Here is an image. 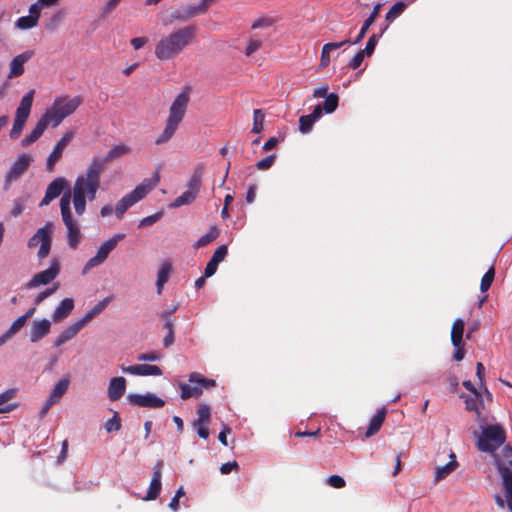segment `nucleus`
Instances as JSON below:
<instances>
[{"instance_id":"obj_16","label":"nucleus","mask_w":512,"mask_h":512,"mask_svg":"<svg viewBox=\"0 0 512 512\" xmlns=\"http://www.w3.org/2000/svg\"><path fill=\"white\" fill-rule=\"evenodd\" d=\"M127 398L130 404L139 407L161 408L165 405L164 400L151 393L129 394Z\"/></svg>"},{"instance_id":"obj_63","label":"nucleus","mask_w":512,"mask_h":512,"mask_svg":"<svg viewBox=\"0 0 512 512\" xmlns=\"http://www.w3.org/2000/svg\"><path fill=\"white\" fill-rule=\"evenodd\" d=\"M161 358V354L157 351H150V352H147V353H142V354H139L137 359L139 361H158L160 360Z\"/></svg>"},{"instance_id":"obj_2","label":"nucleus","mask_w":512,"mask_h":512,"mask_svg":"<svg viewBox=\"0 0 512 512\" xmlns=\"http://www.w3.org/2000/svg\"><path fill=\"white\" fill-rule=\"evenodd\" d=\"M190 100L189 88L183 89L174 99L165 122L162 133L155 139L156 145H162L170 141L176 133L179 124L184 119Z\"/></svg>"},{"instance_id":"obj_30","label":"nucleus","mask_w":512,"mask_h":512,"mask_svg":"<svg viewBox=\"0 0 512 512\" xmlns=\"http://www.w3.org/2000/svg\"><path fill=\"white\" fill-rule=\"evenodd\" d=\"M458 467V462L454 453L450 454V461L444 466L437 467L435 470L434 481L436 483L445 479L450 473H452Z\"/></svg>"},{"instance_id":"obj_40","label":"nucleus","mask_w":512,"mask_h":512,"mask_svg":"<svg viewBox=\"0 0 512 512\" xmlns=\"http://www.w3.org/2000/svg\"><path fill=\"white\" fill-rule=\"evenodd\" d=\"M407 3L403 1L396 2L387 12L386 20L388 22L394 21L397 17H399L406 9Z\"/></svg>"},{"instance_id":"obj_32","label":"nucleus","mask_w":512,"mask_h":512,"mask_svg":"<svg viewBox=\"0 0 512 512\" xmlns=\"http://www.w3.org/2000/svg\"><path fill=\"white\" fill-rule=\"evenodd\" d=\"M386 417V409L381 408L378 409L375 415L371 418L369 422V426L365 433L366 437H371L375 435L381 428Z\"/></svg>"},{"instance_id":"obj_42","label":"nucleus","mask_w":512,"mask_h":512,"mask_svg":"<svg viewBox=\"0 0 512 512\" xmlns=\"http://www.w3.org/2000/svg\"><path fill=\"white\" fill-rule=\"evenodd\" d=\"M465 400V409L470 412H475L477 416L481 415L480 411V405L482 404V401L480 399V395L474 397L466 396L464 398Z\"/></svg>"},{"instance_id":"obj_41","label":"nucleus","mask_w":512,"mask_h":512,"mask_svg":"<svg viewBox=\"0 0 512 512\" xmlns=\"http://www.w3.org/2000/svg\"><path fill=\"white\" fill-rule=\"evenodd\" d=\"M135 202L129 196V194L125 195L115 207V213L117 217L120 219L123 217L124 213L132 206Z\"/></svg>"},{"instance_id":"obj_22","label":"nucleus","mask_w":512,"mask_h":512,"mask_svg":"<svg viewBox=\"0 0 512 512\" xmlns=\"http://www.w3.org/2000/svg\"><path fill=\"white\" fill-rule=\"evenodd\" d=\"M130 150H131L130 147L127 145H124V144L117 145V146L113 147L112 149H110L107 152L105 157H103V158L94 157L92 159V162H97V163L101 164L100 165L101 170L104 172L108 162H110L114 159L120 158L125 154H128L130 152Z\"/></svg>"},{"instance_id":"obj_57","label":"nucleus","mask_w":512,"mask_h":512,"mask_svg":"<svg viewBox=\"0 0 512 512\" xmlns=\"http://www.w3.org/2000/svg\"><path fill=\"white\" fill-rule=\"evenodd\" d=\"M228 254V248L226 245L219 246L213 253L211 260L215 261L216 263L222 262L225 257Z\"/></svg>"},{"instance_id":"obj_36","label":"nucleus","mask_w":512,"mask_h":512,"mask_svg":"<svg viewBox=\"0 0 512 512\" xmlns=\"http://www.w3.org/2000/svg\"><path fill=\"white\" fill-rule=\"evenodd\" d=\"M69 384H70V379L68 377L62 378L53 387L49 398H51L56 403L59 402L60 399L62 398V396L66 393V391L69 387Z\"/></svg>"},{"instance_id":"obj_48","label":"nucleus","mask_w":512,"mask_h":512,"mask_svg":"<svg viewBox=\"0 0 512 512\" xmlns=\"http://www.w3.org/2000/svg\"><path fill=\"white\" fill-rule=\"evenodd\" d=\"M105 429L108 433L121 429V418L118 412H115L112 418L105 423Z\"/></svg>"},{"instance_id":"obj_60","label":"nucleus","mask_w":512,"mask_h":512,"mask_svg":"<svg viewBox=\"0 0 512 512\" xmlns=\"http://www.w3.org/2000/svg\"><path fill=\"white\" fill-rule=\"evenodd\" d=\"M378 36L376 34H373L369 37L366 46L361 51L365 53L367 56H371L375 50L376 44H377Z\"/></svg>"},{"instance_id":"obj_29","label":"nucleus","mask_w":512,"mask_h":512,"mask_svg":"<svg viewBox=\"0 0 512 512\" xmlns=\"http://www.w3.org/2000/svg\"><path fill=\"white\" fill-rule=\"evenodd\" d=\"M74 308V301L72 298H65L61 301L59 306L53 312L52 319L54 322H60L67 318Z\"/></svg>"},{"instance_id":"obj_54","label":"nucleus","mask_w":512,"mask_h":512,"mask_svg":"<svg viewBox=\"0 0 512 512\" xmlns=\"http://www.w3.org/2000/svg\"><path fill=\"white\" fill-rule=\"evenodd\" d=\"M175 310L176 308L161 313V318L165 321L164 329H166L167 332H174V322L171 319V315L175 312Z\"/></svg>"},{"instance_id":"obj_55","label":"nucleus","mask_w":512,"mask_h":512,"mask_svg":"<svg viewBox=\"0 0 512 512\" xmlns=\"http://www.w3.org/2000/svg\"><path fill=\"white\" fill-rule=\"evenodd\" d=\"M26 321L27 320L25 319V317H23V316L18 317L16 320L13 321V323L7 330L8 334H11L12 336H14L16 333H18L23 328Z\"/></svg>"},{"instance_id":"obj_38","label":"nucleus","mask_w":512,"mask_h":512,"mask_svg":"<svg viewBox=\"0 0 512 512\" xmlns=\"http://www.w3.org/2000/svg\"><path fill=\"white\" fill-rule=\"evenodd\" d=\"M197 420L193 422V425L197 424H209L211 418V408L205 403H201L197 409Z\"/></svg>"},{"instance_id":"obj_59","label":"nucleus","mask_w":512,"mask_h":512,"mask_svg":"<svg viewBox=\"0 0 512 512\" xmlns=\"http://www.w3.org/2000/svg\"><path fill=\"white\" fill-rule=\"evenodd\" d=\"M120 2L121 0H108L101 10V17L105 18L110 15Z\"/></svg>"},{"instance_id":"obj_25","label":"nucleus","mask_w":512,"mask_h":512,"mask_svg":"<svg viewBox=\"0 0 512 512\" xmlns=\"http://www.w3.org/2000/svg\"><path fill=\"white\" fill-rule=\"evenodd\" d=\"M33 55L31 51H25L16 57H14L10 62V71L9 78H15L23 74L24 72V64L27 62Z\"/></svg>"},{"instance_id":"obj_46","label":"nucleus","mask_w":512,"mask_h":512,"mask_svg":"<svg viewBox=\"0 0 512 512\" xmlns=\"http://www.w3.org/2000/svg\"><path fill=\"white\" fill-rule=\"evenodd\" d=\"M263 45V41L257 37H250L245 48L244 54L247 57L252 56L256 51H258Z\"/></svg>"},{"instance_id":"obj_35","label":"nucleus","mask_w":512,"mask_h":512,"mask_svg":"<svg viewBox=\"0 0 512 512\" xmlns=\"http://www.w3.org/2000/svg\"><path fill=\"white\" fill-rule=\"evenodd\" d=\"M110 299L106 298L100 302H98L92 309H90L82 319L79 320L81 325L84 327L89 321H91L94 317L99 315L109 304Z\"/></svg>"},{"instance_id":"obj_28","label":"nucleus","mask_w":512,"mask_h":512,"mask_svg":"<svg viewBox=\"0 0 512 512\" xmlns=\"http://www.w3.org/2000/svg\"><path fill=\"white\" fill-rule=\"evenodd\" d=\"M348 43H351L350 39H345L341 42H330V43L324 44L322 47V51H321L319 68L320 69L326 68L330 64V53L333 50H336L338 48H341V47L347 45Z\"/></svg>"},{"instance_id":"obj_14","label":"nucleus","mask_w":512,"mask_h":512,"mask_svg":"<svg viewBox=\"0 0 512 512\" xmlns=\"http://www.w3.org/2000/svg\"><path fill=\"white\" fill-rule=\"evenodd\" d=\"M73 137L74 133L72 131H67L57 141L46 161V170L48 172H53L55 170V164L61 159L64 149L68 146Z\"/></svg>"},{"instance_id":"obj_39","label":"nucleus","mask_w":512,"mask_h":512,"mask_svg":"<svg viewBox=\"0 0 512 512\" xmlns=\"http://www.w3.org/2000/svg\"><path fill=\"white\" fill-rule=\"evenodd\" d=\"M219 236V230L216 226H212L210 230L203 236H201L194 244L195 248H200L208 245Z\"/></svg>"},{"instance_id":"obj_23","label":"nucleus","mask_w":512,"mask_h":512,"mask_svg":"<svg viewBox=\"0 0 512 512\" xmlns=\"http://www.w3.org/2000/svg\"><path fill=\"white\" fill-rule=\"evenodd\" d=\"M50 123L42 115L34 129L21 140L22 147H28L35 143L45 132Z\"/></svg>"},{"instance_id":"obj_53","label":"nucleus","mask_w":512,"mask_h":512,"mask_svg":"<svg viewBox=\"0 0 512 512\" xmlns=\"http://www.w3.org/2000/svg\"><path fill=\"white\" fill-rule=\"evenodd\" d=\"M276 158L275 154L268 155L256 163V168L258 170H268L274 164Z\"/></svg>"},{"instance_id":"obj_20","label":"nucleus","mask_w":512,"mask_h":512,"mask_svg":"<svg viewBox=\"0 0 512 512\" xmlns=\"http://www.w3.org/2000/svg\"><path fill=\"white\" fill-rule=\"evenodd\" d=\"M62 221L67 228L68 245L70 248L76 249L82 239L80 227L73 217L62 219Z\"/></svg>"},{"instance_id":"obj_12","label":"nucleus","mask_w":512,"mask_h":512,"mask_svg":"<svg viewBox=\"0 0 512 512\" xmlns=\"http://www.w3.org/2000/svg\"><path fill=\"white\" fill-rule=\"evenodd\" d=\"M60 273L59 262L54 259L48 269L35 274L25 285V289H34L51 283Z\"/></svg>"},{"instance_id":"obj_49","label":"nucleus","mask_w":512,"mask_h":512,"mask_svg":"<svg viewBox=\"0 0 512 512\" xmlns=\"http://www.w3.org/2000/svg\"><path fill=\"white\" fill-rule=\"evenodd\" d=\"M66 12L64 9L58 10L55 12L47 23L46 27L48 29H55L65 18Z\"/></svg>"},{"instance_id":"obj_11","label":"nucleus","mask_w":512,"mask_h":512,"mask_svg":"<svg viewBox=\"0 0 512 512\" xmlns=\"http://www.w3.org/2000/svg\"><path fill=\"white\" fill-rule=\"evenodd\" d=\"M32 162L33 157L31 155L27 153L19 155L5 175L3 189L5 191L9 190L11 184L21 178Z\"/></svg>"},{"instance_id":"obj_52","label":"nucleus","mask_w":512,"mask_h":512,"mask_svg":"<svg viewBox=\"0 0 512 512\" xmlns=\"http://www.w3.org/2000/svg\"><path fill=\"white\" fill-rule=\"evenodd\" d=\"M59 288V284L55 283L52 287L40 292L34 299L36 305L42 303L46 298L54 294Z\"/></svg>"},{"instance_id":"obj_15","label":"nucleus","mask_w":512,"mask_h":512,"mask_svg":"<svg viewBox=\"0 0 512 512\" xmlns=\"http://www.w3.org/2000/svg\"><path fill=\"white\" fill-rule=\"evenodd\" d=\"M68 187V181L64 177L55 178L46 188L45 196L41 200L39 206H47L54 199L59 197L64 189Z\"/></svg>"},{"instance_id":"obj_3","label":"nucleus","mask_w":512,"mask_h":512,"mask_svg":"<svg viewBox=\"0 0 512 512\" xmlns=\"http://www.w3.org/2000/svg\"><path fill=\"white\" fill-rule=\"evenodd\" d=\"M101 164L92 162L87 167L84 174L79 175L73 186V194L80 195L87 198L89 201L96 199V194L100 188L101 175Z\"/></svg>"},{"instance_id":"obj_1","label":"nucleus","mask_w":512,"mask_h":512,"mask_svg":"<svg viewBox=\"0 0 512 512\" xmlns=\"http://www.w3.org/2000/svg\"><path fill=\"white\" fill-rule=\"evenodd\" d=\"M197 27L187 25L164 35L155 45V56L161 61L175 59L196 41Z\"/></svg>"},{"instance_id":"obj_43","label":"nucleus","mask_w":512,"mask_h":512,"mask_svg":"<svg viewBox=\"0 0 512 512\" xmlns=\"http://www.w3.org/2000/svg\"><path fill=\"white\" fill-rule=\"evenodd\" d=\"M338 103H339L338 95L335 94V93H330L325 98V101L321 105H322V108H323L325 113L331 114V113H333L337 109Z\"/></svg>"},{"instance_id":"obj_47","label":"nucleus","mask_w":512,"mask_h":512,"mask_svg":"<svg viewBox=\"0 0 512 512\" xmlns=\"http://www.w3.org/2000/svg\"><path fill=\"white\" fill-rule=\"evenodd\" d=\"M495 276V270L493 267H490L488 271L482 276L480 283V290L482 292H486L490 289Z\"/></svg>"},{"instance_id":"obj_7","label":"nucleus","mask_w":512,"mask_h":512,"mask_svg":"<svg viewBox=\"0 0 512 512\" xmlns=\"http://www.w3.org/2000/svg\"><path fill=\"white\" fill-rule=\"evenodd\" d=\"M34 95H35L34 89L28 91L22 97L20 104L16 109L13 126L9 133V136L12 140L18 139L23 131L25 123L31 113Z\"/></svg>"},{"instance_id":"obj_9","label":"nucleus","mask_w":512,"mask_h":512,"mask_svg":"<svg viewBox=\"0 0 512 512\" xmlns=\"http://www.w3.org/2000/svg\"><path fill=\"white\" fill-rule=\"evenodd\" d=\"M54 228L55 227L53 222L48 221L44 226L40 227L28 240L27 245L29 248H34L40 244V248L37 253L39 259L46 258L50 253Z\"/></svg>"},{"instance_id":"obj_26","label":"nucleus","mask_w":512,"mask_h":512,"mask_svg":"<svg viewBox=\"0 0 512 512\" xmlns=\"http://www.w3.org/2000/svg\"><path fill=\"white\" fill-rule=\"evenodd\" d=\"M17 394V388H10L0 393V414L10 413L19 407L18 403L10 402Z\"/></svg>"},{"instance_id":"obj_45","label":"nucleus","mask_w":512,"mask_h":512,"mask_svg":"<svg viewBox=\"0 0 512 512\" xmlns=\"http://www.w3.org/2000/svg\"><path fill=\"white\" fill-rule=\"evenodd\" d=\"M38 22L31 16L19 17L15 22V27L19 30H28L34 28Z\"/></svg>"},{"instance_id":"obj_34","label":"nucleus","mask_w":512,"mask_h":512,"mask_svg":"<svg viewBox=\"0 0 512 512\" xmlns=\"http://www.w3.org/2000/svg\"><path fill=\"white\" fill-rule=\"evenodd\" d=\"M464 327L465 323L462 319L454 320L451 328V343L453 346H459L463 343Z\"/></svg>"},{"instance_id":"obj_62","label":"nucleus","mask_w":512,"mask_h":512,"mask_svg":"<svg viewBox=\"0 0 512 512\" xmlns=\"http://www.w3.org/2000/svg\"><path fill=\"white\" fill-rule=\"evenodd\" d=\"M367 55L363 53L361 50L356 53V55L349 61L348 67L351 69H357L362 64L364 58Z\"/></svg>"},{"instance_id":"obj_44","label":"nucleus","mask_w":512,"mask_h":512,"mask_svg":"<svg viewBox=\"0 0 512 512\" xmlns=\"http://www.w3.org/2000/svg\"><path fill=\"white\" fill-rule=\"evenodd\" d=\"M264 118H265V114H264L263 110L255 109L253 111V127L251 130L252 133H260L263 131Z\"/></svg>"},{"instance_id":"obj_19","label":"nucleus","mask_w":512,"mask_h":512,"mask_svg":"<svg viewBox=\"0 0 512 512\" xmlns=\"http://www.w3.org/2000/svg\"><path fill=\"white\" fill-rule=\"evenodd\" d=\"M207 13L206 5L201 2L196 4H188L183 8L182 12H175L172 17L178 21H188L194 17L199 15H204Z\"/></svg>"},{"instance_id":"obj_4","label":"nucleus","mask_w":512,"mask_h":512,"mask_svg":"<svg viewBox=\"0 0 512 512\" xmlns=\"http://www.w3.org/2000/svg\"><path fill=\"white\" fill-rule=\"evenodd\" d=\"M82 102L83 99L81 96H75L73 98L67 96L57 97L43 116L52 127H57L66 117L72 115Z\"/></svg>"},{"instance_id":"obj_64","label":"nucleus","mask_w":512,"mask_h":512,"mask_svg":"<svg viewBox=\"0 0 512 512\" xmlns=\"http://www.w3.org/2000/svg\"><path fill=\"white\" fill-rule=\"evenodd\" d=\"M274 24V20L268 17H261L255 20L251 26L252 29L270 27Z\"/></svg>"},{"instance_id":"obj_21","label":"nucleus","mask_w":512,"mask_h":512,"mask_svg":"<svg viewBox=\"0 0 512 512\" xmlns=\"http://www.w3.org/2000/svg\"><path fill=\"white\" fill-rule=\"evenodd\" d=\"M122 371L124 373L139 375V376H160L162 375V370L160 367L156 365L150 364H138L132 365L128 367H122Z\"/></svg>"},{"instance_id":"obj_17","label":"nucleus","mask_w":512,"mask_h":512,"mask_svg":"<svg viewBox=\"0 0 512 512\" xmlns=\"http://www.w3.org/2000/svg\"><path fill=\"white\" fill-rule=\"evenodd\" d=\"M163 466V460H158L157 463L155 464L148 492L146 497L144 498L145 500H155L159 496L162 488L161 477Z\"/></svg>"},{"instance_id":"obj_18","label":"nucleus","mask_w":512,"mask_h":512,"mask_svg":"<svg viewBox=\"0 0 512 512\" xmlns=\"http://www.w3.org/2000/svg\"><path fill=\"white\" fill-rule=\"evenodd\" d=\"M160 177L158 173L150 179H145L141 184L137 185L133 191H131L129 196L132 200L137 203L142 200L154 187L159 183Z\"/></svg>"},{"instance_id":"obj_61","label":"nucleus","mask_w":512,"mask_h":512,"mask_svg":"<svg viewBox=\"0 0 512 512\" xmlns=\"http://www.w3.org/2000/svg\"><path fill=\"white\" fill-rule=\"evenodd\" d=\"M162 217V212L154 213L150 216L144 217L140 223L139 227H148L156 223Z\"/></svg>"},{"instance_id":"obj_5","label":"nucleus","mask_w":512,"mask_h":512,"mask_svg":"<svg viewBox=\"0 0 512 512\" xmlns=\"http://www.w3.org/2000/svg\"><path fill=\"white\" fill-rule=\"evenodd\" d=\"M506 434L499 424L487 425L482 428L477 447L482 452L493 453L504 444Z\"/></svg>"},{"instance_id":"obj_27","label":"nucleus","mask_w":512,"mask_h":512,"mask_svg":"<svg viewBox=\"0 0 512 512\" xmlns=\"http://www.w3.org/2000/svg\"><path fill=\"white\" fill-rule=\"evenodd\" d=\"M126 380L124 377H114L110 380L107 394L111 401L119 400L125 393Z\"/></svg>"},{"instance_id":"obj_33","label":"nucleus","mask_w":512,"mask_h":512,"mask_svg":"<svg viewBox=\"0 0 512 512\" xmlns=\"http://www.w3.org/2000/svg\"><path fill=\"white\" fill-rule=\"evenodd\" d=\"M171 272H172L171 263H169V262L162 263V265L160 266V269L158 271L157 282H156L158 294L162 293L163 287L168 282Z\"/></svg>"},{"instance_id":"obj_10","label":"nucleus","mask_w":512,"mask_h":512,"mask_svg":"<svg viewBox=\"0 0 512 512\" xmlns=\"http://www.w3.org/2000/svg\"><path fill=\"white\" fill-rule=\"evenodd\" d=\"M124 237L125 234L117 233L108 240H106L105 242H103L98 248L96 255L86 262L83 268V274H86L89 270L103 264L108 258L110 252L115 249L118 242L121 241Z\"/></svg>"},{"instance_id":"obj_31","label":"nucleus","mask_w":512,"mask_h":512,"mask_svg":"<svg viewBox=\"0 0 512 512\" xmlns=\"http://www.w3.org/2000/svg\"><path fill=\"white\" fill-rule=\"evenodd\" d=\"M83 328L79 321L67 327L65 330L61 332V334L56 338L54 346L60 347L74 336L78 334V332Z\"/></svg>"},{"instance_id":"obj_56","label":"nucleus","mask_w":512,"mask_h":512,"mask_svg":"<svg viewBox=\"0 0 512 512\" xmlns=\"http://www.w3.org/2000/svg\"><path fill=\"white\" fill-rule=\"evenodd\" d=\"M374 23L368 19H366L360 29V32L359 34L357 35V37L355 38V40H351V43H348L347 45H353V44H357L359 42L362 41V39L365 37L368 29L370 28V26H372Z\"/></svg>"},{"instance_id":"obj_58","label":"nucleus","mask_w":512,"mask_h":512,"mask_svg":"<svg viewBox=\"0 0 512 512\" xmlns=\"http://www.w3.org/2000/svg\"><path fill=\"white\" fill-rule=\"evenodd\" d=\"M327 484L333 488H343L346 485V482L342 476L339 475H331L327 478Z\"/></svg>"},{"instance_id":"obj_6","label":"nucleus","mask_w":512,"mask_h":512,"mask_svg":"<svg viewBox=\"0 0 512 512\" xmlns=\"http://www.w3.org/2000/svg\"><path fill=\"white\" fill-rule=\"evenodd\" d=\"M203 173V164H198L186 184L187 189L170 204L171 208H178L184 205H189L195 201L200 192Z\"/></svg>"},{"instance_id":"obj_24","label":"nucleus","mask_w":512,"mask_h":512,"mask_svg":"<svg viewBox=\"0 0 512 512\" xmlns=\"http://www.w3.org/2000/svg\"><path fill=\"white\" fill-rule=\"evenodd\" d=\"M51 329V323L48 319L34 321L30 328V341L36 343L44 338Z\"/></svg>"},{"instance_id":"obj_13","label":"nucleus","mask_w":512,"mask_h":512,"mask_svg":"<svg viewBox=\"0 0 512 512\" xmlns=\"http://www.w3.org/2000/svg\"><path fill=\"white\" fill-rule=\"evenodd\" d=\"M495 466L502 478L504 495L507 499V507L512 512V460L504 463L499 458H496Z\"/></svg>"},{"instance_id":"obj_51","label":"nucleus","mask_w":512,"mask_h":512,"mask_svg":"<svg viewBox=\"0 0 512 512\" xmlns=\"http://www.w3.org/2000/svg\"><path fill=\"white\" fill-rule=\"evenodd\" d=\"M315 121L309 115H303L299 118V130L301 133H308L311 131Z\"/></svg>"},{"instance_id":"obj_50","label":"nucleus","mask_w":512,"mask_h":512,"mask_svg":"<svg viewBox=\"0 0 512 512\" xmlns=\"http://www.w3.org/2000/svg\"><path fill=\"white\" fill-rule=\"evenodd\" d=\"M88 199L87 198H84L83 196H80V195H74L73 194V205H74V209H75V212L77 215L81 216L84 214L85 210H86V201Z\"/></svg>"},{"instance_id":"obj_8","label":"nucleus","mask_w":512,"mask_h":512,"mask_svg":"<svg viewBox=\"0 0 512 512\" xmlns=\"http://www.w3.org/2000/svg\"><path fill=\"white\" fill-rule=\"evenodd\" d=\"M188 381L189 383H179V388L181 390L180 397L183 400L198 398L202 394L203 389L216 386V381L214 379L205 378L197 372L191 373Z\"/></svg>"},{"instance_id":"obj_37","label":"nucleus","mask_w":512,"mask_h":512,"mask_svg":"<svg viewBox=\"0 0 512 512\" xmlns=\"http://www.w3.org/2000/svg\"><path fill=\"white\" fill-rule=\"evenodd\" d=\"M71 200H73V190L71 191L68 189L64 192L60 199V212H61V218L62 219H68L69 217H72L71 212Z\"/></svg>"}]
</instances>
